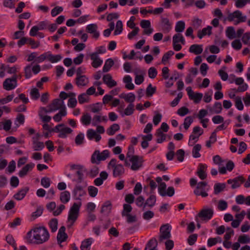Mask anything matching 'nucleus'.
Here are the masks:
<instances>
[{"label":"nucleus","instance_id":"f257e3e1","mask_svg":"<svg viewBox=\"0 0 250 250\" xmlns=\"http://www.w3.org/2000/svg\"><path fill=\"white\" fill-rule=\"evenodd\" d=\"M50 237L48 231L43 226L32 228L27 233L26 238L28 243L36 245L42 244L47 242Z\"/></svg>","mask_w":250,"mask_h":250},{"label":"nucleus","instance_id":"f03ea898","mask_svg":"<svg viewBox=\"0 0 250 250\" xmlns=\"http://www.w3.org/2000/svg\"><path fill=\"white\" fill-rule=\"evenodd\" d=\"M81 206V203H80L79 204L74 203L71 207L69 211L67 221V228H71L77 219Z\"/></svg>","mask_w":250,"mask_h":250},{"label":"nucleus","instance_id":"7ed1b4c3","mask_svg":"<svg viewBox=\"0 0 250 250\" xmlns=\"http://www.w3.org/2000/svg\"><path fill=\"white\" fill-rule=\"evenodd\" d=\"M108 169L113 170V176L117 177L122 175L125 172V168L122 164H117L116 159H112L107 165Z\"/></svg>","mask_w":250,"mask_h":250},{"label":"nucleus","instance_id":"20e7f679","mask_svg":"<svg viewBox=\"0 0 250 250\" xmlns=\"http://www.w3.org/2000/svg\"><path fill=\"white\" fill-rule=\"evenodd\" d=\"M109 156V151L108 150H104L102 152L96 150L92 154L91 158V162L92 164H99L102 161H104Z\"/></svg>","mask_w":250,"mask_h":250},{"label":"nucleus","instance_id":"39448f33","mask_svg":"<svg viewBox=\"0 0 250 250\" xmlns=\"http://www.w3.org/2000/svg\"><path fill=\"white\" fill-rule=\"evenodd\" d=\"M171 226L168 224L162 225L160 229V235L159 237V243H163L165 240L171 237Z\"/></svg>","mask_w":250,"mask_h":250},{"label":"nucleus","instance_id":"423d86ee","mask_svg":"<svg viewBox=\"0 0 250 250\" xmlns=\"http://www.w3.org/2000/svg\"><path fill=\"white\" fill-rule=\"evenodd\" d=\"M52 131L55 132H59L58 137L62 138H66L67 134H71L73 131L70 128L65 127L63 124L56 125L54 128H52Z\"/></svg>","mask_w":250,"mask_h":250},{"label":"nucleus","instance_id":"0eeeda50","mask_svg":"<svg viewBox=\"0 0 250 250\" xmlns=\"http://www.w3.org/2000/svg\"><path fill=\"white\" fill-rule=\"evenodd\" d=\"M213 213L214 211L212 208L204 207L198 213L196 218L199 217L202 221L207 222L211 219Z\"/></svg>","mask_w":250,"mask_h":250},{"label":"nucleus","instance_id":"6e6552de","mask_svg":"<svg viewBox=\"0 0 250 250\" xmlns=\"http://www.w3.org/2000/svg\"><path fill=\"white\" fill-rule=\"evenodd\" d=\"M18 76L14 75L11 78H7L5 79L3 83L4 89L6 90H11L14 89L17 86V79Z\"/></svg>","mask_w":250,"mask_h":250},{"label":"nucleus","instance_id":"1a4fd4ad","mask_svg":"<svg viewBox=\"0 0 250 250\" xmlns=\"http://www.w3.org/2000/svg\"><path fill=\"white\" fill-rule=\"evenodd\" d=\"M207 183L206 182H200L197 184V186L194 190V193L197 195H201L203 197H206L208 196V194L206 191V187Z\"/></svg>","mask_w":250,"mask_h":250},{"label":"nucleus","instance_id":"9d476101","mask_svg":"<svg viewBox=\"0 0 250 250\" xmlns=\"http://www.w3.org/2000/svg\"><path fill=\"white\" fill-rule=\"evenodd\" d=\"M235 18L237 19V23L244 22L247 19L246 16H243L242 13L239 10L235 11L233 13L229 14L226 19L229 21H232Z\"/></svg>","mask_w":250,"mask_h":250},{"label":"nucleus","instance_id":"9b49d317","mask_svg":"<svg viewBox=\"0 0 250 250\" xmlns=\"http://www.w3.org/2000/svg\"><path fill=\"white\" fill-rule=\"evenodd\" d=\"M129 161L132 163L131 169L133 170H137L142 166L143 160L142 157L135 156L132 158L129 159Z\"/></svg>","mask_w":250,"mask_h":250},{"label":"nucleus","instance_id":"f8f14e48","mask_svg":"<svg viewBox=\"0 0 250 250\" xmlns=\"http://www.w3.org/2000/svg\"><path fill=\"white\" fill-rule=\"evenodd\" d=\"M48 107H50L51 111L53 112L59 109L61 110L63 108L65 109L63 102L59 99L54 100L52 102L48 105Z\"/></svg>","mask_w":250,"mask_h":250},{"label":"nucleus","instance_id":"ddd939ff","mask_svg":"<svg viewBox=\"0 0 250 250\" xmlns=\"http://www.w3.org/2000/svg\"><path fill=\"white\" fill-rule=\"evenodd\" d=\"M245 179L242 176H239L234 178L233 179H229L228 180V183L231 184V188L232 189L236 188L240 186V185L244 183Z\"/></svg>","mask_w":250,"mask_h":250},{"label":"nucleus","instance_id":"4468645a","mask_svg":"<svg viewBox=\"0 0 250 250\" xmlns=\"http://www.w3.org/2000/svg\"><path fill=\"white\" fill-rule=\"evenodd\" d=\"M103 82L109 88H112L117 85V82L114 81L110 74L104 75L103 77Z\"/></svg>","mask_w":250,"mask_h":250},{"label":"nucleus","instance_id":"2eb2a0df","mask_svg":"<svg viewBox=\"0 0 250 250\" xmlns=\"http://www.w3.org/2000/svg\"><path fill=\"white\" fill-rule=\"evenodd\" d=\"M98 26L96 24H88L86 27V31L90 34H93V37L97 39L100 36V33L97 31Z\"/></svg>","mask_w":250,"mask_h":250},{"label":"nucleus","instance_id":"dca6fc26","mask_svg":"<svg viewBox=\"0 0 250 250\" xmlns=\"http://www.w3.org/2000/svg\"><path fill=\"white\" fill-rule=\"evenodd\" d=\"M74 197L76 199L80 200V197L86 194L85 191L83 190V188L79 185H77L73 190Z\"/></svg>","mask_w":250,"mask_h":250},{"label":"nucleus","instance_id":"f3484780","mask_svg":"<svg viewBox=\"0 0 250 250\" xmlns=\"http://www.w3.org/2000/svg\"><path fill=\"white\" fill-rule=\"evenodd\" d=\"M90 57L91 60L92 61L91 65L94 68H98L102 64L103 62V60H101L96 53L90 54Z\"/></svg>","mask_w":250,"mask_h":250},{"label":"nucleus","instance_id":"a211bd4d","mask_svg":"<svg viewBox=\"0 0 250 250\" xmlns=\"http://www.w3.org/2000/svg\"><path fill=\"white\" fill-rule=\"evenodd\" d=\"M207 166L205 164H200L198 166L197 174L201 180H204L207 178Z\"/></svg>","mask_w":250,"mask_h":250},{"label":"nucleus","instance_id":"6ab92c4d","mask_svg":"<svg viewBox=\"0 0 250 250\" xmlns=\"http://www.w3.org/2000/svg\"><path fill=\"white\" fill-rule=\"evenodd\" d=\"M161 26L162 30L165 33H168L171 29V23L167 18H161Z\"/></svg>","mask_w":250,"mask_h":250},{"label":"nucleus","instance_id":"aec40b11","mask_svg":"<svg viewBox=\"0 0 250 250\" xmlns=\"http://www.w3.org/2000/svg\"><path fill=\"white\" fill-rule=\"evenodd\" d=\"M65 228L64 226L61 227L59 229L57 235V241L58 243H61L66 240L68 236L67 234L65 232Z\"/></svg>","mask_w":250,"mask_h":250},{"label":"nucleus","instance_id":"412c9836","mask_svg":"<svg viewBox=\"0 0 250 250\" xmlns=\"http://www.w3.org/2000/svg\"><path fill=\"white\" fill-rule=\"evenodd\" d=\"M35 164L30 163L26 165L19 172V176L23 177L27 175L28 171L32 170L34 167Z\"/></svg>","mask_w":250,"mask_h":250},{"label":"nucleus","instance_id":"4be33fe9","mask_svg":"<svg viewBox=\"0 0 250 250\" xmlns=\"http://www.w3.org/2000/svg\"><path fill=\"white\" fill-rule=\"evenodd\" d=\"M76 84L78 86H85L88 82V78L86 76H77L75 79Z\"/></svg>","mask_w":250,"mask_h":250},{"label":"nucleus","instance_id":"5701e85b","mask_svg":"<svg viewBox=\"0 0 250 250\" xmlns=\"http://www.w3.org/2000/svg\"><path fill=\"white\" fill-rule=\"evenodd\" d=\"M28 190V187H24L16 193L14 198L17 200H21L25 197Z\"/></svg>","mask_w":250,"mask_h":250},{"label":"nucleus","instance_id":"b1692460","mask_svg":"<svg viewBox=\"0 0 250 250\" xmlns=\"http://www.w3.org/2000/svg\"><path fill=\"white\" fill-rule=\"evenodd\" d=\"M203 45L199 44H192L189 48V51L190 53H194L196 55L200 54L203 52Z\"/></svg>","mask_w":250,"mask_h":250},{"label":"nucleus","instance_id":"393cba45","mask_svg":"<svg viewBox=\"0 0 250 250\" xmlns=\"http://www.w3.org/2000/svg\"><path fill=\"white\" fill-rule=\"evenodd\" d=\"M93 242V239L89 238L84 240L82 242L80 248L81 250H90V246Z\"/></svg>","mask_w":250,"mask_h":250},{"label":"nucleus","instance_id":"a878e982","mask_svg":"<svg viewBox=\"0 0 250 250\" xmlns=\"http://www.w3.org/2000/svg\"><path fill=\"white\" fill-rule=\"evenodd\" d=\"M212 27L208 26L206 28H204L202 30H199L197 34V36L199 39H202L204 36L206 35H210L211 34Z\"/></svg>","mask_w":250,"mask_h":250},{"label":"nucleus","instance_id":"bb28decb","mask_svg":"<svg viewBox=\"0 0 250 250\" xmlns=\"http://www.w3.org/2000/svg\"><path fill=\"white\" fill-rule=\"evenodd\" d=\"M70 193L69 191H64L61 193L60 199L62 203H67L70 200Z\"/></svg>","mask_w":250,"mask_h":250},{"label":"nucleus","instance_id":"cd10ccee","mask_svg":"<svg viewBox=\"0 0 250 250\" xmlns=\"http://www.w3.org/2000/svg\"><path fill=\"white\" fill-rule=\"evenodd\" d=\"M124 82L126 83L125 84V88L129 89L132 90L134 88V85L132 83V78L129 75L125 76L124 79H123Z\"/></svg>","mask_w":250,"mask_h":250},{"label":"nucleus","instance_id":"c85d7f7f","mask_svg":"<svg viewBox=\"0 0 250 250\" xmlns=\"http://www.w3.org/2000/svg\"><path fill=\"white\" fill-rule=\"evenodd\" d=\"M156 201V196L151 195L149 196V197L147 199L146 202L145 203L144 206V209L146 208V207L148 206L150 208H151L154 206Z\"/></svg>","mask_w":250,"mask_h":250},{"label":"nucleus","instance_id":"c756f323","mask_svg":"<svg viewBox=\"0 0 250 250\" xmlns=\"http://www.w3.org/2000/svg\"><path fill=\"white\" fill-rule=\"evenodd\" d=\"M33 149L35 151H39L43 149L44 147L43 142H39L35 139V137H33Z\"/></svg>","mask_w":250,"mask_h":250},{"label":"nucleus","instance_id":"7c9ffc66","mask_svg":"<svg viewBox=\"0 0 250 250\" xmlns=\"http://www.w3.org/2000/svg\"><path fill=\"white\" fill-rule=\"evenodd\" d=\"M155 135L157 138L156 140L157 143H162L166 140V134L163 133L162 130H161V129H158L157 130Z\"/></svg>","mask_w":250,"mask_h":250},{"label":"nucleus","instance_id":"2f4dec72","mask_svg":"<svg viewBox=\"0 0 250 250\" xmlns=\"http://www.w3.org/2000/svg\"><path fill=\"white\" fill-rule=\"evenodd\" d=\"M119 129V125L117 124H114L107 129L106 132L109 135H113Z\"/></svg>","mask_w":250,"mask_h":250},{"label":"nucleus","instance_id":"473e14b6","mask_svg":"<svg viewBox=\"0 0 250 250\" xmlns=\"http://www.w3.org/2000/svg\"><path fill=\"white\" fill-rule=\"evenodd\" d=\"M226 34L227 37L229 39L236 38L235 32L233 27H228L226 29Z\"/></svg>","mask_w":250,"mask_h":250},{"label":"nucleus","instance_id":"72a5a7b5","mask_svg":"<svg viewBox=\"0 0 250 250\" xmlns=\"http://www.w3.org/2000/svg\"><path fill=\"white\" fill-rule=\"evenodd\" d=\"M114 65V61L112 59H107L104 63L103 68V71L104 72H107L109 71L111 67Z\"/></svg>","mask_w":250,"mask_h":250},{"label":"nucleus","instance_id":"f704fd0d","mask_svg":"<svg viewBox=\"0 0 250 250\" xmlns=\"http://www.w3.org/2000/svg\"><path fill=\"white\" fill-rule=\"evenodd\" d=\"M66 111L64 108L60 110V111L55 115L53 117V119L57 122H59L62 120V117L66 116Z\"/></svg>","mask_w":250,"mask_h":250},{"label":"nucleus","instance_id":"c9c22d12","mask_svg":"<svg viewBox=\"0 0 250 250\" xmlns=\"http://www.w3.org/2000/svg\"><path fill=\"white\" fill-rule=\"evenodd\" d=\"M226 188L225 183H217L214 185V192L215 194H218Z\"/></svg>","mask_w":250,"mask_h":250},{"label":"nucleus","instance_id":"e433bc0d","mask_svg":"<svg viewBox=\"0 0 250 250\" xmlns=\"http://www.w3.org/2000/svg\"><path fill=\"white\" fill-rule=\"evenodd\" d=\"M203 97V94L201 93H193L189 98L193 100L196 104L199 103Z\"/></svg>","mask_w":250,"mask_h":250},{"label":"nucleus","instance_id":"4c0bfd02","mask_svg":"<svg viewBox=\"0 0 250 250\" xmlns=\"http://www.w3.org/2000/svg\"><path fill=\"white\" fill-rule=\"evenodd\" d=\"M58 220L56 218L52 219L49 223V226L53 232H55L58 229Z\"/></svg>","mask_w":250,"mask_h":250},{"label":"nucleus","instance_id":"58836bf2","mask_svg":"<svg viewBox=\"0 0 250 250\" xmlns=\"http://www.w3.org/2000/svg\"><path fill=\"white\" fill-rule=\"evenodd\" d=\"M139 72V69L136 68L134 70V72L136 75L135 78V83L136 84H141L144 80V77L142 75H138V73Z\"/></svg>","mask_w":250,"mask_h":250},{"label":"nucleus","instance_id":"ea45409f","mask_svg":"<svg viewBox=\"0 0 250 250\" xmlns=\"http://www.w3.org/2000/svg\"><path fill=\"white\" fill-rule=\"evenodd\" d=\"M201 149V146L199 144L196 145L192 149V155L194 158H199L201 156L199 153L200 150Z\"/></svg>","mask_w":250,"mask_h":250},{"label":"nucleus","instance_id":"a19ab883","mask_svg":"<svg viewBox=\"0 0 250 250\" xmlns=\"http://www.w3.org/2000/svg\"><path fill=\"white\" fill-rule=\"evenodd\" d=\"M111 204L109 201L106 202L103 206L101 208V213H108L111 208Z\"/></svg>","mask_w":250,"mask_h":250},{"label":"nucleus","instance_id":"79ce46f5","mask_svg":"<svg viewBox=\"0 0 250 250\" xmlns=\"http://www.w3.org/2000/svg\"><path fill=\"white\" fill-rule=\"evenodd\" d=\"M60 55H53L51 54H48V60L52 63L56 62L62 59Z\"/></svg>","mask_w":250,"mask_h":250},{"label":"nucleus","instance_id":"37998d69","mask_svg":"<svg viewBox=\"0 0 250 250\" xmlns=\"http://www.w3.org/2000/svg\"><path fill=\"white\" fill-rule=\"evenodd\" d=\"M43 208L42 207H39L37 208L35 212H33L31 215L32 220H35L37 217L40 216L43 212Z\"/></svg>","mask_w":250,"mask_h":250},{"label":"nucleus","instance_id":"c03bdc74","mask_svg":"<svg viewBox=\"0 0 250 250\" xmlns=\"http://www.w3.org/2000/svg\"><path fill=\"white\" fill-rule=\"evenodd\" d=\"M217 140L216 132L214 131L212 133L209 137V140L206 142V146L208 147H210L211 144L214 143Z\"/></svg>","mask_w":250,"mask_h":250},{"label":"nucleus","instance_id":"a18cd8bd","mask_svg":"<svg viewBox=\"0 0 250 250\" xmlns=\"http://www.w3.org/2000/svg\"><path fill=\"white\" fill-rule=\"evenodd\" d=\"M91 117L89 114H85L82 117L81 121L82 123L85 125H89L91 123Z\"/></svg>","mask_w":250,"mask_h":250},{"label":"nucleus","instance_id":"49530a36","mask_svg":"<svg viewBox=\"0 0 250 250\" xmlns=\"http://www.w3.org/2000/svg\"><path fill=\"white\" fill-rule=\"evenodd\" d=\"M123 31V23L121 21H118L116 22V29L114 31V35H117L122 33Z\"/></svg>","mask_w":250,"mask_h":250},{"label":"nucleus","instance_id":"de8ad7c7","mask_svg":"<svg viewBox=\"0 0 250 250\" xmlns=\"http://www.w3.org/2000/svg\"><path fill=\"white\" fill-rule=\"evenodd\" d=\"M181 42L182 44H185V40L181 34H177L173 37V43H178Z\"/></svg>","mask_w":250,"mask_h":250},{"label":"nucleus","instance_id":"09e8293b","mask_svg":"<svg viewBox=\"0 0 250 250\" xmlns=\"http://www.w3.org/2000/svg\"><path fill=\"white\" fill-rule=\"evenodd\" d=\"M185 28V23L183 21H179L175 26V31L177 32H182Z\"/></svg>","mask_w":250,"mask_h":250},{"label":"nucleus","instance_id":"8fccbe9b","mask_svg":"<svg viewBox=\"0 0 250 250\" xmlns=\"http://www.w3.org/2000/svg\"><path fill=\"white\" fill-rule=\"evenodd\" d=\"M16 0H4L3 6L5 7L12 9L15 7Z\"/></svg>","mask_w":250,"mask_h":250},{"label":"nucleus","instance_id":"3c124183","mask_svg":"<svg viewBox=\"0 0 250 250\" xmlns=\"http://www.w3.org/2000/svg\"><path fill=\"white\" fill-rule=\"evenodd\" d=\"M200 135L192 133L189 136L188 145L192 146L198 140Z\"/></svg>","mask_w":250,"mask_h":250},{"label":"nucleus","instance_id":"603ef678","mask_svg":"<svg viewBox=\"0 0 250 250\" xmlns=\"http://www.w3.org/2000/svg\"><path fill=\"white\" fill-rule=\"evenodd\" d=\"M174 52L171 50H170L166 53L162 57V63L164 64H166L167 60L170 58L171 56L174 55Z\"/></svg>","mask_w":250,"mask_h":250},{"label":"nucleus","instance_id":"864d4df0","mask_svg":"<svg viewBox=\"0 0 250 250\" xmlns=\"http://www.w3.org/2000/svg\"><path fill=\"white\" fill-rule=\"evenodd\" d=\"M30 95L32 99L37 100L40 97V93L37 88H33L31 90Z\"/></svg>","mask_w":250,"mask_h":250},{"label":"nucleus","instance_id":"5fc2aeb1","mask_svg":"<svg viewBox=\"0 0 250 250\" xmlns=\"http://www.w3.org/2000/svg\"><path fill=\"white\" fill-rule=\"evenodd\" d=\"M98 189L97 188L93 186H89L88 187V192L89 195L92 197H95L98 193Z\"/></svg>","mask_w":250,"mask_h":250},{"label":"nucleus","instance_id":"6e6d98bb","mask_svg":"<svg viewBox=\"0 0 250 250\" xmlns=\"http://www.w3.org/2000/svg\"><path fill=\"white\" fill-rule=\"evenodd\" d=\"M193 122V119L191 116L187 117L185 120L183 124L184 127L186 130H188L190 125Z\"/></svg>","mask_w":250,"mask_h":250},{"label":"nucleus","instance_id":"4d7b16f0","mask_svg":"<svg viewBox=\"0 0 250 250\" xmlns=\"http://www.w3.org/2000/svg\"><path fill=\"white\" fill-rule=\"evenodd\" d=\"M99 172V169L98 167L94 166L89 171L88 175L91 178L96 177Z\"/></svg>","mask_w":250,"mask_h":250},{"label":"nucleus","instance_id":"13d9d810","mask_svg":"<svg viewBox=\"0 0 250 250\" xmlns=\"http://www.w3.org/2000/svg\"><path fill=\"white\" fill-rule=\"evenodd\" d=\"M124 209L122 212V215L123 216H125V214H129V213L131 211L132 208L131 206L129 204H124Z\"/></svg>","mask_w":250,"mask_h":250},{"label":"nucleus","instance_id":"bf43d9fd","mask_svg":"<svg viewBox=\"0 0 250 250\" xmlns=\"http://www.w3.org/2000/svg\"><path fill=\"white\" fill-rule=\"evenodd\" d=\"M126 217V222L128 223H133L137 221V218L136 215H132L131 214H125Z\"/></svg>","mask_w":250,"mask_h":250},{"label":"nucleus","instance_id":"052dcab7","mask_svg":"<svg viewBox=\"0 0 250 250\" xmlns=\"http://www.w3.org/2000/svg\"><path fill=\"white\" fill-rule=\"evenodd\" d=\"M78 101L80 104H83L84 103H87L88 101V97L86 94L82 93L79 95Z\"/></svg>","mask_w":250,"mask_h":250},{"label":"nucleus","instance_id":"680f3d73","mask_svg":"<svg viewBox=\"0 0 250 250\" xmlns=\"http://www.w3.org/2000/svg\"><path fill=\"white\" fill-rule=\"evenodd\" d=\"M41 183L44 188H48L50 185L51 181L49 178L44 177L42 178Z\"/></svg>","mask_w":250,"mask_h":250},{"label":"nucleus","instance_id":"e2e57ef3","mask_svg":"<svg viewBox=\"0 0 250 250\" xmlns=\"http://www.w3.org/2000/svg\"><path fill=\"white\" fill-rule=\"evenodd\" d=\"M213 112L216 114L220 113L222 110V104L221 103L216 102L213 107Z\"/></svg>","mask_w":250,"mask_h":250},{"label":"nucleus","instance_id":"0e129e2a","mask_svg":"<svg viewBox=\"0 0 250 250\" xmlns=\"http://www.w3.org/2000/svg\"><path fill=\"white\" fill-rule=\"evenodd\" d=\"M189 113V109L185 107L182 106L180 108L177 112V113L180 116H184Z\"/></svg>","mask_w":250,"mask_h":250},{"label":"nucleus","instance_id":"69168bd1","mask_svg":"<svg viewBox=\"0 0 250 250\" xmlns=\"http://www.w3.org/2000/svg\"><path fill=\"white\" fill-rule=\"evenodd\" d=\"M176 155L177 156V160L179 162H182L184 159V156H185L184 150L182 149L178 150L176 153Z\"/></svg>","mask_w":250,"mask_h":250},{"label":"nucleus","instance_id":"338daca9","mask_svg":"<svg viewBox=\"0 0 250 250\" xmlns=\"http://www.w3.org/2000/svg\"><path fill=\"white\" fill-rule=\"evenodd\" d=\"M63 11L62 7L56 6L54 8L51 12V14L52 17H55Z\"/></svg>","mask_w":250,"mask_h":250},{"label":"nucleus","instance_id":"774afa93","mask_svg":"<svg viewBox=\"0 0 250 250\" xmlns=\"http://www.w3.org/2000/svg\"><path fill=\"white\" fill-rule=\"evenodd\" d=\"M228 203L224 200H220L218 202L217 208L220 210H224L227 208Z\"/></svg>","mask_w":250,"mask_h":250}]
</instances>
